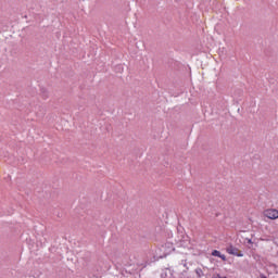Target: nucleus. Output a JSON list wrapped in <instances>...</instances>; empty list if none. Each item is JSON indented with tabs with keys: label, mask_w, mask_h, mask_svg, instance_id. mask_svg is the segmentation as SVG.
<instances>
[{
	"label": "nucleus",
	"mask_w": 278,
	"mask_h": 278,
	"mask_svg": "<svg viewBox=\"0 0 278 278\" xmlns=\"http://www.w3.org/2000/svg\"><path fill=\"white\" fill-rule=\"evenodd\" d=\"M220 260H223V262H227V256H225V254H220Z\"/></svg>",
	"instance_id": "nucleus-5"
},
{
	"label": "nucleus",
	"mask_w": 278,
	"mask_h": 278,
	"mask_svg": "<svg viewBox=\"0 0 278 278\" xmlns=\"http://www.w3.org/2000/svg\"><path fill=\"white\" fill-rule=\"evenodd\" d=\"M249 244H253V241L251 239L248 240Z\"/></svg>",
	"instance_id": "nucleus-8"
},
{
	"label": "nucleus",
	"mask_w": 278,
	"mask_h": 278,
	"mask_svg": "<svg viewBox=\"0 0 278 278\" xmlns=\"http://www.w3.org/2000/svg\"><path fill=\"white\" fill-rule=\"evenodd\" d=\"M227 253H229V255H236L237 257H244V254L242 253V251L238 250V248L233 247V245H229L226 249Z\"/></svg>",
	"instance_id": "nucleus-1"
},
{
	"label": "nucleus",
	"mask_w": 278,
	"mask_h": 278,
	"mask_svg": "<svg viewBox=\"0 0 278 278\" xmlns=\"http://www.w3.org/2000/svg\"><path fill=\"white\" fill-rule=\"evenodd\" d=\"M260 277H261V278H268V277H266V275H264V274H261Z\"/></svg>",
	"instance_id": "nucleus-7"
},
{
	"label": "nucleus",
	"mask_w": 278,
	"mask_h": 278,
	"mask_svg": "<svg viewBox=\"0 0 278 278\" xmlns=\"http://www.w3.org/2000/svg\"><path fill=\"white\" fill-rule=\"evenodd\" d=\"M41 92L43 99H49V91H47L46 89H41Z\"/></svg>",
	"instance_id": "nucleus-3"
},
{
	"label": "nucleus",
	"mask_w": 278,
	"mask_h": 278,
	"mask_svg": "<svg viewBox=\"0 0 278 278\" xmlns=\"http://www.w3.org/2000/svg\"><path fill=\"white\" fill-rule=\"evenodd\" d=\"M213 278H227V277H223L219 274H217L216 276H214Z\"/></svg>",
	"instance_id": "nucleus-6"
},
{
	"label": "nucleus",
	"mask_w": 278,
	"mask_h": 278,
	"mask_svg": "<svg viewBox=\"0 0 278 278\" xmlns=\"http://www.w3.org/2000/svg\"><path fill=\"white\" fill-rule=\"evenodd\" d=\"M212 255H213V257H220V251H218V250H214L213 252H212Z\"/></svg>",
	"instance_id": "nucleus-4"
},
{
	"label": "nucleus",
	"mask_w": 278,
	"mask_h": 278,
	"mask_svg": "<svg viewBox=\"0 0 278 278\" xmlns=\"http://www.w3.org/2000/svg\"><path fill=\"white\" fill-rule=\"evenodd\" d=\"M265 216L267 218H269L270 220H277V218H278V211L275 210V208L266 210L265 211Z\"/></svg>",
	"instance_id": "nucleus-2"
}]
</instances>
